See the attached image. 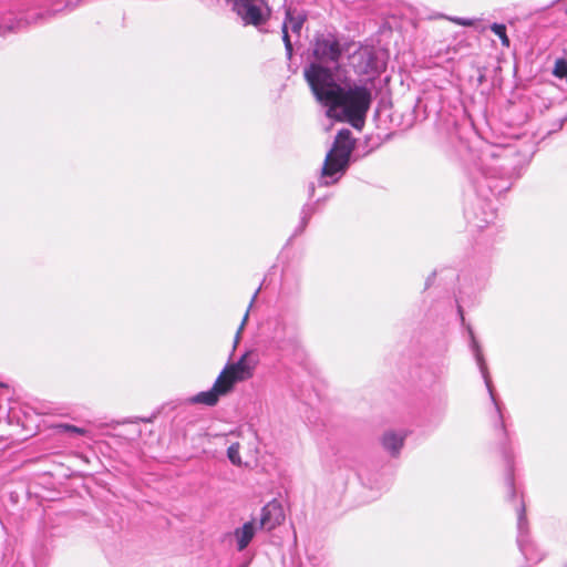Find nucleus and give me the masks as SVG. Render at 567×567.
<instances>
[{"label":"nucleus","mask_w":567,"mask_h":567,"mask_svg":"<svg viewBox=\"0 0 567 567\" xmlns=\"http://www.w3.org/2000/svg\"><path fill=\"white\" fill-rule=\"evenodd\" d=\"M342 51L336 34H316L312 44L315 61L305 68L303 75L317 101L327 107L329 117L347 121L353 127L361 128L372 102V94L365 85L338 81L337 72Z\"/></svg>","instance_id":"nucleus-1"},{"label":"nucleus","mask_w":567,"mask_h":567,"mask_svg":"<svg viewBox=\"0 0 567 567\" xmlns=\"http://www.w3.org/2000/svg\"><path fill=\"white\" fill-rule=\"evenodd\" d=\"M251 354L250 351H247L237 362L226 365L210 390L199 392L187 401L192 404L215 405L221 395L231 391L236 382L252 377L257 360L252 359Z\"/></svg>","instance_id":"nucleus-2"},{"label":"nucleus","mask_w":567,"mask_h":567,"mask_svg":"<svg viewBox=\"0 0 567 567\" xmlns=\"http://www.w3.org/2000/svg\"><path fill=\"white\" fill-rule=\"evenodd\" d=\"M353 148L354 141L351 137V131L347 128L340 130L334 138L332 148L324 158L321 169L322 185H329L326 178L332 177L337 173L346 172Z\"/></svg>","instance_id":"nucleus-3"},{"label":"nucleus","mask_w":567,"mask_h":567,"mask_svg":"<svg viewBox=\"0 0 567 567\" xmlns=\"http://www.w3.org/2000/svg\"><path fill=\"white\" fill-rule=\"evenodd\" d=\"M225 2L240 18L244 25L259 28L271 16V8L267 0H225Z\"/></svg>","instance_id":"nucleus-4"},{"label":"nucleus","mask_w":567,"mask_h":567,"mask_svg":"<svg viewBox=\"0 0 567 567\" xmlns=\"http://www.w3.org/2000/svg\"><path fill=\"white\" fill-rule=\"evenodd\" d=\"M285 519L282 506L277 501H271L261 509L260 527L267 530L274 529Z\"/></svg>","instance_id":"nucleus-5"},{"label":"nucleus","mask_w":567,"mask_h":567,"mask_svg":"<svg viewBox=\"0 0 567 567\" xmlns=\"http://www.w3.org/2000/svg\"><path fill=\"white\" fill-rule=\"evenodd\" d=\"M255 535V526L252 522H247L243 527L235 530L238 550H244Z\"/></svg>","instance_id":"nucleus-6"},{"label":"nucleus","mask_w":567,"mask_h":567,"mask_svg":"<svg viewBox=\"0 0 567 567\" xmlns=\"http://www.w3.org/2000/svg\"><path fill=\"white\" fill-rule=\"evenodd\" d=\"M472 348H473V351H474V355H475L477 365L480 368V371H481L482 377L484 379V382L486 384V388H487L488 392L492 394V381H491V378H489L488 369H487V365L485 363L484 357H483V354L481 352L480 346H478L477 341L474 338L472 340Z\"/></svg>","instance_id":"nucleus-7"},{"label":"nucleus","mask_w":567,"mask_h":567,"mask_svg":"<svg viewBox=\"0 0 567 567\" xmlns=\"http://www.w3.org/2000/svg\"><path fill=\"white\" fill-rule=\"evenodd\" d=\"M404 443V437L396 435L394 432H386L383 436V446L393 455H398Z\"/></svg>","instance_id":"nucleus-8"},{"label":"nucleus","mask_w":567,"mask_h":567,"mask_svg":"<svg viewBox=\"0 0 567 567\" xmlns=\"http://www.w3.org/2000/svg\"><path fill=\"white\" fill-rule=\"evenodd\" d=\"M306 21V16L301 13H295L290 9L286 12V19L284 22H287L288 29H290L293 33L299 34L302 25Z\"/></svg>","instance_id":"nucleus-9"},{"label":"nucleus","mask_w":567,"mask_h":567,"mask_svg":"<svg viewBox=\"0 0 567 567\" xmlns=\"http://www.w3.org/2000/svg\"><path fill=\"white\" fill-rule=\"evenodd\" d=\"M491 30L501 39L504 47L508 48L511 44L509 38L506 34V27L502 23H493Z\"/></svg>","instance_id":"nucleus-10"},{"label":"nucleus","mask_w":567,"mask_h":567,"mask_svg":"<svg viewBox=\"0 0 567 567\" xmlns=\"http://www.w3.org/2000/svg\"><path fill=\"white\" fill-rule=\"evenodd\" d=\"M239 449H240V444L234 443L227 450V456H228L229 461L234 465H237V466L241 465V460L239 456Z\"/></svg>","instance_id":"nucleus-11"},{"label":"nucleus","mask_w":567,"mask_h":567,"mask_svg":"<svg viewBox=\"0 0 567 567\" xmlns=\"http://www.w3.org/2000/svg\"><path fill=\"white\" fill-rule=\"evenodd\" d=\"M282 41L285 43L287 56H288V59H290L292 56V43L290 41V37L288 33L287 22H284V24H282Z\"/></svg>","instance_id":"nucleus-12"},{"label":"nucleus","mask_w":567,"mask_h":567,"mask_svg":"<svg viewBox=\"0 0 567 567\" xmlns=\"http://www.w3.org/2000/svg\"><path fill=\"white\" fill-rule=\"evenodd\" d=\"M63 429L70 436L86 434L85 427H63Z\"/></svg>","instance_id":"nucleus-13"},{"label":"nucleus","mask_w":567,"mask_h":567,"mask_svg":"<svg viewBox=\"0 0 567 567\" xmlns=\"http://www.w3.org/2000/svg\"><path fill=\"white\" fill-rule=\"evenodd\" d=\"M567 73V66L564 62H557L555 68V74L560 78H565Z\"/></svg>","instance_id":"nucleus-14"},{"label":"nucleus","mask_w":567,"mask_h":567,"mask_svg":"<svg viewBox=\"0 0 567 567\" xmlns=\"http://www.w3.org/2000/svg\"><path fill=\"white\" fill-rule=\"evenodd\" d=\"M451 20L458 24V25H463V27H472L474 24V20L472 19H465V18H451Z\"/></svg>","instance_id":"nucleus-15"},{"label":"nucleus","mask_w":567,"mask_h":567,"mask_svg":"<svg viewBox=\"0 0 567 567\" xmlns=\"http://www.w3.org/2000/svg\"><path fill=\"white\" fill-rule=\"evenodd\" d=\"M247 319H248V310L246 311V313H245V316H244V319H243V321H241V323H240V327L238 328V331H237V333H236V337H235V346H236V344L238 343V341H239L240 333H241V331H243V329H244V327H245V324H246V322H247Z\"/></svg>","instance_id":"nucleus-16"},{"label":"nucleus","mask_w":567,"mask_h":567,"mask_svg":"<svg viewBox=\"0 0 567 567\" xmlns=\"http://www.w3.org/2000/svg\"><path fill=\"white\" fill-rule=\"evenodd\" d=\"M136 422L150 423V422H153V420L152 419H136V420H127L124 423H136Z\"/></svg>","instance_id":"nucleus-17"},{"label":"nucleus","mask_w":567,"mask_h":567,"mask_svg":"<svg viewBox=\"0 0 567 567\" xmlns=\"http://www.w3.org/2000/svg\"><path fill=\"white\" fill-rule=\"evenodd\" d=\"M309 216H310V214H309V213L307 212V209L305 208V209L302 210V227H305V226H306V224H307V220H308Z\"/></svg>","instance_id":"nucleus-18"},{"label":"nucleus","mask_w":567,"mask_h":567,"mask_svg":"<svg viewBox=\"0 0 567 567\" xmlns=\"http://www.w3.org/2000/svg\"><path fill=\"white\" fill-rule=\"evenodd\" d=\"M503 153H504V159H506L507 154L512 153V150L505 148V150H503Z\"/></svg>","instance_id":"nucleus-19"},{"label":"nucleus","mask_w":567,"mask_h":567,"mask_svg":"<svg viewBox=\"0 0 567 567\" xmlns=\"http://www.w3.org/2000/svg\"><path fill=\"white\" fill-rule=\"evenodd\" d=\"M258 291H259V290H257V291L254 293V296H252V298H251V301H250L249 307H251V306H252V303H254L255 299L257 298V293H258Z\"/></svg>","instance_id":"nucleus-20"},{"label":"nucleus","mask_w":567,"mask_h":567,"mask_svg":"<svg viewBox=\"0 0 567 567\" xmlns=\"http://www.w3.org/2000/svg\"><path fill=\"white\" fill-rule=\"evenodd\" d=\"M313 190H315V187H313V185H312V186L310 187V192H311V194L313 193Z\"/></svg>","instance_id":"nucleus-21"},{"label":"nucleus","mask_w":567,"mask_h":567,"mask_svg":"<svg viewBox=\"0 0 567 567\" xmlns=\"http://www.w3.org/2000/svg\"><path fill=\"white\" fill-rule=\"evenodd\" d=\"M59 425H60V426H63V425H68V424H66V423H60Z\"/></svg>","instance_id":"nucleus-22"},{"label":"nucleus","mask_w":567,"mask_h":567,"mask_svg":"<svg viewBox=\"0 0 567 567\" xmlns=\"http://www.w3.org/2000/svg\"><path fill=\"white\" fill-rule=\"evenodd\" d=\"M0 385L2 386L3 384L0 383Z\"/></svg>","instance_id":"nucleus-23"}]
</instances>
